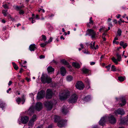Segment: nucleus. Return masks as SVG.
<instances>
[{"label":"nucleus","instance_id":"4d7b16f0","mask_svg":"<svg viewBox=\"0 0 128 128\" xmlns=\"http://www.w3.org/2000/svg\"><path fill=\"white\" fill-rule=\"evenodd\" d=\"M12 82L11 80L9 81L8 83V85L9 86H10L12 84Z\"/></svg>","mask_w":128,"mask_h":128},{"label":"nucleus","instance_id":"9d476101","mask_svg":"<svg viewBox=\"0 0 128 128\" xmlns=\"http://www.w3.org/2000/svg\"><path fill=\"white\" fill-rule=\"evenodd\" d=\"M53 92L51 89H48L46 91V98L47 99L51 98L52 96Z\"/></svg>","mask_w":128,"mask_h":128},{"label":"nucleus","instance_id":"f257e3e1","mask_svg":"<svg viewBox=\"0 0 128 128\" xmlns=\"http://www.w3.org/2000/svg\"><path fill=\"white\" fill-rule=\"evenodd\" d=\"M41 81L44 84L50 83L52 82V78L47 74L42 73L40 78Z\"/></svg>","mask_w":128,"mask_h":128},{"label":"nucleus","instance_id":"7c9ffc66","mask_svg":"<svg viewBox=\"0 0 128 128\" xmlns=\"http://www.w3.org/2000/svg\"><path fill=\"white\" fill-rule=\"evenodd\" d=\"M5 106V104L3 102L0 100V108H3Z\"/></svg>","mask_w":128,"mask_h":128},{"label":"nucleus","instance_id":"680f3d73","mask_svg":"<svg viewBox=\"0 0 128 128\" xmlns=\"http://www.w3.org/2000/svg\"><path fill=\"white\" fill-rule=\"evenodd\" d=\"M23 71V70L22 68H21L20 69V71L19 72L20 73H22Z\"/></svg>","mask_w":128,"mask_h":128},{"label":"nucleus","instance_id":"0e129e2a","mask_svg":"<svg viewBox=\"0 0 128 128\" xmlns=\"http://www.w3.org/2000/svg\"><path fill=\"white\" fill-rule=\"evenodd\" d=\"M102 39H103L104 41H105L106 40V39L105 38V36H102Z\"/></svg>","mask_w":128,"mask_h":128},{"label":"nucleus","instance_id":"c85d7f7f","mask_svg":"<svg viewBox=\"0 0 128 128\" xmlns=\"http://www.w3.org/2000/svg\"><path fill=\"white\" fill-rule=\"evenodd\" d=\"M34 120H30L28 123V125L29 126H31L34 124Z\"/></svg>","mask_w":128,"mask_h":128},{"label":"nucleus","instance_id":"f8f14e48","mask_svg":"<svg viewBox=\"0 0 128 128\" xmlns=\"http://www.w3.org/2000/svg\"><path fill=\"white\" fill-rule=\"evenodd\" d=\"M36 109L38 111H40L42 108V104L40 102L36 103L35 106Z\"/></svg>","mask_w":128,"mask_h":128},{"label":"nucleus","instance_id":"cd10ccee","mask_svg":"<svg viewBox=\"0 0 128 128\" xmlns=\"http://www.w3.org/2000/svg\"><path fill=\"white\" fill-rule=\"evenodd\" d=\"M33 110L32 108H30L28 111V113L30 115H31L33 113Z\"/></svg>","mask_w":128,"mask_h":128},{"label":"nucleus","instance_id":"473e14b6","mask_svg":"<svg viewBox=\"0 0 128 128\" xmlns=\"http://www.w3.org/2000/svg\"><path fill=\"white\" fill-rule=\"evenodd\" d=\"M61 62L64 64L66 65L68 64V62L64 59H62L61 60Z\"/></svg>","mask_w":128,"mask_h":128},{"label":"nucleus","instance_id":"b1692460","mask_svg":"<svg viewBox=\"0 0 128 128\" xmlns=\"http://www.w3.org/2000/svg\"><path fill=\"white\" fill-rule=\"evenodd\" d=\"M116 56L117 58V59L118 62H120L122 60V58L121 55L119 54L118 53H117L116 54Z\"/></svg>","mask_w":128,"mask_h":128},{"label":"nucleus","instance_id":"864d4df0","mask_svg":"<svg viewBox=\"0 0 128 128\" xmlns=\"http://www.w3.org/2000/svg\"><path fill=\"white\" fill-rule=\"evenodd\" d=\"M40 59L44 58H45V56L43 55H41L39 56Z\"/></svg>","mask_w":128,"mask_h":128},{"label":"nucleus","instance_id":"4be33fe9","mask_svg":"<svg viewBox=\"0 0 128 128\" xmlns=\"http://www.w3.org/2000/svg\"><path fill=\"white\" fill-rule=\"evenodd\" d=\"M72 65L74 67L78 68H80V66L79 64H78L77 63L73 62L72 63Z\"/></svg>","mask_w":128,"mask_h":128},{"label":"nucleus","instance_id":"bb28decb","mask_svg":"<svg viewBox=\"0 0 128 128\" xmlns=\"http://www.w3.org/2000/svg\"><path fill=\"white\" fill-rule=\"evenodd\" d=\"M12 64L14 68L16 70H17L18 68V66L15 64V62H12Z\"/></svg>","mask_w":128,"mask_h":128},{"label":"nucleus","instance_id":"3c124183","mask_svg":"<svg viewBox=\"0 0 128 128\" xmlns=\"http://www.w3.org/2000/svg\"><path fill=\"white\" fill-rule=\"evenodd\" d=\"M103 30L104 32H105V30L104 29V27H102L100 29L99 31L101 32V31Z\"/></svg>","mask_w":128,"mask_h":128},{"label":"nucleus","instance_id":"9b49d317","mask_svg":"<svg viewBox=\"0 0 128 128\" xmlns=\"http://www.w3.org/2000/svg\"><path fill=\"white\" fill-rule=\"evenodd\" d=\"M67 121L64 120H60L57 123L58 126L59 127L61 128L64 126Z\"/></svg>","mask_w":128,"mask_h":128},{"label":"nucleus","instance_id":"6ab92c4d","mask_svg":"<svg viewBox=\"0 0 128 128\" xmlns=\"http://www.w3.org/2000/svg\"><path fill=\"white\" fill-rule=\"evenodd\" d=\"M92 18L91 17L90 18L89 20V22L87 24V27L90 28V24L92 25H93L94 24V21L92 20Z\"/></svg>","mask_w":128,"mask_h":128},{"label":"nucleus","instance_id":"4c0bfd02","mask_svg":"<svg viewBox=\"0 0 128 128\" xmlns=\"http://www.w3.org/2000/svg\"><path fill=\"white\" fill-rule=\"evenodd\" d=\"M42 38L41 40H43L44 41H45L46 40V36L44 35H42Z\"/></svg>","mask_w":128,"mask_h":128},{"label":"nucleus","instance_id":"13d9d810","mask_svg":"<svg viewBox=\"0 0 128 128\" xmlns=\"http://www.w3.org/2000/svg\"><path fill=\"white\" fill-rule=\"evenodd\" d=\"M8 18H10L11 19H12V18L10 14H8Z\"/></svg>","mask_w":128,"mask_h":128},{"label":"nucleus","instance_id":"e433bc0d","mask_svg":"<svg viewBox=\"0 0 128 128\" xmlns=\"http://www.w3.org/2000/svg\"><path fill=\"white\" fill-rule=\"evenodd\" d=\"M116 70V68L115 66L114 65H112L111 68V70L114 72H115Z\"/></svg>","mask_w":128,"mask_h":128},{"label":"nucleus","instance_id":"6e6552de","mask_svg":"<svg viewBox=\"0 0 128 128\" xmlns=\"http://www.w3.org/2000/svg\"><path fill=\"white\" fill-rule=\"evenodd\" d=\"M76 87L78 89L81 90L83 89L84 87V84L81 81L78 82L76 84Z\"/></svg>","mask_w":128,"mask_h":128},{"label":"nucleus","instance_id":"f03ea898","mask_svg":"<svg viewBox=\"0 0 128 128\" xmlns=\"http://www.w3.org/2000/svg\"><path fill=\"white\" fill-rule=\"evenodd\" d=\"M70 92L68 90H65L62 94L59 95V98L61 100H66L70 96Z\"/></svg>","mask_w":128,"mask_h":128},{"label":"nucleus","instance_id":"20e7f679","mask_svg":"<svg viewBox=\"0 0 128 128\" xmlns=\"http://www.w3.org/2000/svg\"><path fill=\"white\" fill-rule=\"evenodd\" d=\"M44 105L48 110H50L52 108L53 104L51 101H46L44 103Z\"/></svg>","mask_w":128,"mask_h":128},{"label":"nucleus","instance_id":"a878e982","mask_svg":"<svg viewBox=\"0 0 128 128\" xmlns=\"http://www.w3.org/2000/svg\"><path fill=\"white\" fill-rule=\"evenodd\" d=\"M48 72H52L54 71V69L51 66L48 67L47 68Z\"/></svg>","mask_w":128,"mask_h":128},{"label":"nucleus","instance_id":"39448f33","mask_svg":"<svg viewBox=\"0 0 128 128\" xmlns=\"http://www.w3.org/2000/svg\"><path fill=\"white\" fill-rule=\"evenodd\" d=\"M26 98L24 95L22 96L21 98L18 97L16 100V101L18 104H19L20 102H22V104H23L25 102Z\"/></svg>","mask_w":128,"mask_h":128},{"label":"nucleus","instance_id":"423d86ee","mask_svg":"<svg viewBox=\"0 0 128 128\" xmlns=\"http://www.w3.org/2000/svg\"><path fill=\"white\" fill-rule=\"evenodd\" d=\"M87 32H88V34L90 36H91L92 38H95L96 34V32L94 31L93 29H88L87 30Z\"/></svg>","mask_w":128,"mask_h":128},{"label":"nucleus","instance_id":"f704fd0d","mask_svg":"<svg viewBox=\"0 0 128 128\" xmlns=\"http://www.w3.org/2000/svg\"><path fill=\"white\" fill-rule=\"evenodd\" d=\"M118 80L120 82H122L124 80V78L122 76H118Z\"/></svg>","mask_w":128,"mask_h":128},{"label":"nucleus","instance_id":"bf43d9fd","mask_svg":"<svg viewBox=\"0 0 128 128\" xmlns=\"http://www.w3.org/2000/svg\"><path fill=\"white\" fill-rule=\"evenodd\" d=\"M95 64V62H90V65L91 66L94 65Z\"/></svg>","mask_w":128,"mask_h":128},{"label":"nucleus","instance_id":"393cba45","mask_svg":"<svg viewBox=\"0 0 128 128\" xmlns=\"http://www.w3.org/2000/svg\"><path fill=\"white\" fill-rule=\"evenodd\" d=\"M82 71L83 73L86 74L89 72L90 70L86 68H83L82 69Z\"/></svg>","mask_w":128,"mask_h":128},{"label":"nucleus","instance_id":"412c9836","mask_svg":"<svg viewBox=\"0 0 128 128\" xmlns=\"http://www.w3.org/2000/svg\"><path fill=\"white\" fill-rule=\"evenodd\" d=\"M121 100L122 103L120 104L119 105L120 106H122L125 105L126 103V101L125 99L124 98H122Z\"/></svg>","mask_w":128,"mask_h":128},{"label":"nucleus","instance_id":"c756f323","mask_svg":"<svg viewBox=\"0 0 128 128\" xmlns=\"http://www.w3.org/2000/svg\"><path fill=\"white\" fill-rule=\"evenodd\" d=\"M73 77L71 76H68L66 77V80L68 81H70L73 80Z\"/></svg>","mask_w":128,"mask_h":128},{"label":"nucleus","instance_id":"37998d69","mask_svg":"<svg viewBox=\"0 0 128 128\" xmlns=\"http://www.w3.org/2000/svg\"><path fill=\"white\" fill-rule=\"evenodd\" d=\"M111 64H109L108 65L106 66V68L107 70L108 71H109L110 70V66H111Z\"/></svg>","mask_w":128,"mask_h":128},{"label":"nucleus","instance_id":"774afa93","mask_svg":"<svg viewBox=\"0 0 128 128\" xmlns=\"http://www.w3.org/2000/svg\"><path fill=\"white\" fill-rule=\"evenodd\" d=\"M113 22L116 24L117 23V20L116 19L114 20H113Z\"/></svg>","mask_w":128,"mask_h":128},{"label":"nucleus","instance_id":"58836bf2","mask_svg":"<svg viewBox=\"0 0 128 128\" xmlns=\"http://www.w3.org/2000/svg\"><path fill=\"white\" fill-rule=\"evenodd\" d=\"M34 18L32 17L30 18H29L30 21L32 24L34 23L35 22V20H34Z\"/></svg>","mask_w":128,"mask_h":128},{"label":"nucleus","instance_id":"5fc2aeb1","mask_svg":"<svg viewBox=\"0 0 128 128\" xmlns=\"http://www.w3.org/2000/svg\"><path fill=\"white\" fill-rule=\"evenodd\" d=\"M90 83L88 81V85H87V86H88V89L89 88H90Z\"/></svg>","mask_w":128,"mask_h":128},{"label":"nucleus","instance_id":"2eb2a0df","mask_svg":"<svg viewBox=\"0 0 128 128\" xmlns=\"http://www.w3.org/2000/svg\"><path fill=\"white\" fill-rule=\"evenodd\" d=\"M62 112L64 114L66 115L68 112V110L67 107L65 106H64L62 110Z\"/></svg>","mask_w":128,"mask_h":128},{"label":"nucleus","instance_id":"ea45409f","mask_svg":"<svg viewBox=\"0 0 128 128\" xmlns=\"http://www.w3.org/2000/svg\"><path fill=\"white\" fill-rule=\"evenodd\" d=\"M95 42H94L92 44H91V46H90V47L91 48L93 49H94V48L95 47Z\"/></svg>","mask_w":128,"mask_h":128},{"label":"nucleus","instance_id":"4468645a","mask_svg":"<svg viewBox=\"0 0 128 128\" xmlns=\"http://www.w3.org/2000/svg\"><path fill=\"white\" fill-rule=\"evenodd\" d=\"M114 113L116 114H120L123 115L124 114V112L122 109L119 108L118 110H115Z\"/></svg>","mask_w":128,"mask_h":128},{"label":"nucleus","instance_id":"338daca9","mask_svg":"<svg viewBox=\"0 0 128 128\" xmlns=\"http://www.w3.org/2000/svg\"><path fill=\"white\" fill-rule=\"evenodd\" d=\"M105 32H107L108 31V30H110V27H109L108 28V29H107L106 28H105Z\"/></svg>","mask_w":128,"mask_h":128},{"label":"nucleus","instance_id":"09e8293b","mask_svg":"<svg viewBox=\"0 0 128 128\" xmlns=\"http://www.w3.org/2000/svg\"><path fill=\"white\" fill-rule=\"evenodd\" d=\"M52 38L50 37L49 40H48V42H46V44H48V43H50V42H52Z\"/></svg>","mask_w":128,"mask_h":128},{"label":"nucleus","instance_id":"ddd939ff","mask_svg":"<svg viewBox=\"0 0 128 128\" xmlns=\"http://www.w3.org/2000/svg\"><path fill=\"white\" fill-rule=\"evenodd\" d=\"M20 120L22 124H26L29 120V118L27 116H22L21 117Z\"/></svg>","mask_w":128,"mask_h":128},{"label":"nucleus","instance_id":"e2e57ef3","mask_svg":"<svg viewBox=\"0 0 128 128\" xmlns=\"http://www.w3.org/2000/svg\"><path fill=\"white\" fill-rule=\"evenodd\" d=\"M98 45H96V47H95L94 48V50H96V49H97L98 48Z\"/></svg>","mask_w":128,"mask_h":128},{"label":"nucleus","instance_id":"79ce46f5","mask_svg":"<svg viewBox=\"0 0 128 128\" xmlns=\"http://www.w3.org/2000/svg\"><path fill=\"white\" fill-rule=\"evenodd\" d=\"M2 6L5 9H9V7L8 5L6 4H4L2 5Z\"/></svg>","mask_w":128,"mask_h":128},{"label":"nucleus","instance_id":"5701e85b","mask_svg":"<svg viewBox=\"0 0 128 128\" xmlns=\"http://www.w3.org/2000/svg\"><path fill=\"white\" fill-rule=\"evenodd\" d=\"M24 6L23 5L20 6H16L15 7V9L17 10H22V8H24Z\"/></svg>","mask_w":128,"mask_h":128},{"label":"nucleus","instance_id":"a18cd8bd","mask_svg":"<svg viewBox=\"0 0 128 128\" xmlns=\"http://www.w3.org/2000/svg\"><path fill=\"white\" fill-rule=\"evenodd\" d=\"M20 11L19 12V14H23L24 13V10H19Z\"/></svg>","mask_w":128,"mask_h":128},{"label":"nucleus","instance_id":"7ed1b4c3","mask_svg":"<svg viewBox=\"0 0 128 128\" xmlns=\"http://www.w3.org/2000/svg\"><path fill=\"white\" fill-rule=\"evenodd\" d=\"M78 98L77 95L76 94L72 95L69 99V102L71 103H74L76 102Z\"/></svg>","mask_w":128,"mask_h":128},{"label":"nucleus","instance_id":"1a4fd4ad","mask_svg":"<svg viewBox=\"0 0 128 128\" xmlns=\"http://www.w3.org/2000/svg\"><path fill=\"white\" fill-rule=\"evenodd\" d=\"M45 92L43 90H42L38 92L37 96V98L40 99L43 98L45 96Z\"/></svg>","mask_w":128,"mask_h":128},{"label":"nucleus","instance_id":"a211bd4d","mask_svg":"<svg viewBox=\"0 0 128 128\" xmlns=\"http://www.w3.org/2000/svg\"><path fill=\"white\" fill-rule=\"evenodd\" d=\"M120 45L122 46L124 48H125L128 46L126 43L122 41H121L120 43Z\"/></svg>","mask_w":128,"mask_h":128},{"label":"nucleus","instance_id":"a19ab883","mask_svg":"<svg viewBox=\"0 0 128 128\" xmlns=\"http://www.w3.org/2000/svg\"><path fill=\"white\" fill-rule=\"evenodd\" d=\"M117 33L118 35L120 36H121L122 34V30H121L118 29V32Z\"/></svg>","mask_w":128,"mask_h":128},{"label":"nucleus","instance_id":"dca6fc26","mask_svg":"<svg viewBox=\"0 0 128 128\" xmlns=\"http://www.w3.org/2000/svg\"><path fill=\"white\" fill-rule=\"evenodd\" d=\"M60 72L61 74L63 76L65 75L66 73V68L64 66H62L60 69Z\"/></svg>","mask_w":128,"mask_h":128},{"label":"nucleus","instance_id":"0eeeda50","mask_svg":"<svg viewBox=\"0 0 128 128\" xmlns=\"http://www.w3.org/2000/svg\"><path fill=\"white\" fill-rule=\"evenodd\" d=\"M107 118L110 122L111 124H114L116 122V119L113 115L110 114Z\"/></svg>","mask_w":128,"mask_h":128},{"label":"nucleus","instance_id":"8fccbe9b","mask_svg":"<svg viewBox=\"0 0 128 128\" xmlns=\"http://www.w3.org/2000/svg\"><path fill=\"white\" fill-rule=\"evenodd\" d=\"M38 11L39 12H45L44 10L42 8H40V10H38Z\"/></svg>","mask_w":128,"mask_h":128},{"label":"nucleus","instance_id":"49530a36","mask_svg":"<svg viewBox=\"0 0 128 128\" xmlns=\"http://www.w3.org/2000/svg\"><path fill=\"white\" fill-rule=\"evenodd\" d=\"M36 116L35 115H34L32 116V118L31 120H34V121H35L36 119Z\"/></svg>","mask_w":128,"mask_h":128},{"label":"nucleus","instance_id":"de8ad7c7","mask_svg":"<svg viewBox=\"0 0 128 128\" xmlns=\"http://www.w3.org/2000/svg\"><path fill=\"white\" fill-rule=\"evenodd\" d=\"M46 43H42L40 44L42 47L44 48L46 44Z\"/></svg>","mask_w":128,"mask_h":128},{"label":"nucleus","instance_id":"2f4dec72","mask_svg":"<svg viewBox=\"0 0 128 128\" xmlns=\"http://www.w3.org/2000/svg\"><path fill=\"white\" fill-rule=\"evenodd\" d=\"M7 10H2V13L3 14L4 16H7L8 13L7 12Z\"/></svg>","mask_w":128,"mask_h":128},{"label":"nucleus","instance_id":"6e6d98bb","mask_svg":"<svg viewBox=\"0 0 128 128\" xmlns=\"http://www.w3.org/2000/svg\"><path fill=\"white\" fill-rule=\"evenodd\" d=\"M6 26H4L3 27V28L2 29V31H5L6 30Z\"/></svg>","mask_w":128,"mask_h":128},{"label":"nucleus","instance_id":"69168bd1","mask_svg":"<svg viewBox=\"0 0 128 128\" xmlns=\"http://www.w3.org/2000/svg\"><path fill=\"white\" fill-rule=\"evenodd\" d=\"M11 90V88H9L8 90H7V92L8 93H9V91H10Z\"/></svg>","mask_w":128,"mask_h":128},{"label":"nucleus","instance_id":"603ef678","mask_svg":"<svg viewBox=\"0 0 128 128\" xmlns=\"http://www.w3.org/2000/svg\"><path fill=\"white\" fill-rule=\"evenodd\" d=\"M113 42L114 43H115V44H119V42L118 41H113Z\"/></svg>","mask_w":128,"mask_h":128},{"label":"nucleus","instance_id":"c9c22d12","mask_svg":"<svg viewBox=\"0 0 128 128\" xmlns=\"http://www.w3.org/2000/svg\"><path fill=\"white\" fill-rule=\"evenodd\" d=\"M60 117L59 116H56L55 118L54 122H58L60 120Z\"/></svg>","mask_w":128,"mask_h":128},{"label":"nucleus","instance_id":"72a5a7b5","mask_svg":"<svg viewBox=\"0 0 128 128\" xmlns=\"http://www.w3.org/2000/svg\"><path fill=\"white\" fill-rule=\"evenodd\" d=\"M112 61H113V62L116 63V64H118V60L116 59L114 57H113L112 58Z\"/></svg>","mask_w":128,"mask_h":128},{"label":"nucleus","instance_id":"f3484780","mask_svg":"<svg viewBox=\"0 0 128 128\" xmlns=\"http://www.w3.org/2000/svg\"><path fill=\"white\" fill-rule=\"evenodd\" d=\"M106 118V117L102 118L99 122V124L101 126H103L105 122V119Z\"/></svg>","mask_w":128,"mask_h":128},{"label":"nucleus","instance_id":"052dcab7","mask_svg":"<svg viewBox=\"0 0 128 128\" xmlns=\"http://www.w3.org/2000/svg\"><path fill=\"white\" fill-rule=\"evenodd\" d=\"M118 22L120 24H121L122 23V19L120 18V20L118 21Z\"/></svg>","mask_w":128,"mask_h":128},{"label":"nucleus","instance_id":"c03bdc74","mask_svg":"<svg viewBox=\"0 0 128 128\" xmlns=\"http://www.w3.org/2000/svg\"><path fill=\"white\" fill-rule=\"evenodd\" d=\"M84 100L86 101H88L90 100V97L89 96H86L84 98Z\"/></svg>","mask_w":128,"mask_h":128},{"label":"nucleus","instance_id":"aec40b11","mask_svg":"<svg viewBox=\"0 0 128 128\" xmlns=\"http://www.w3.org/2000/svg\"><path fill=\"white\" fill-rule=\"evenodd\" d=\"M35 48H36L34 44H32L30 45L29 46V49L31 51H34Z\"/></svg>","mask_w":128,"mask_h":128}]
</instances>
